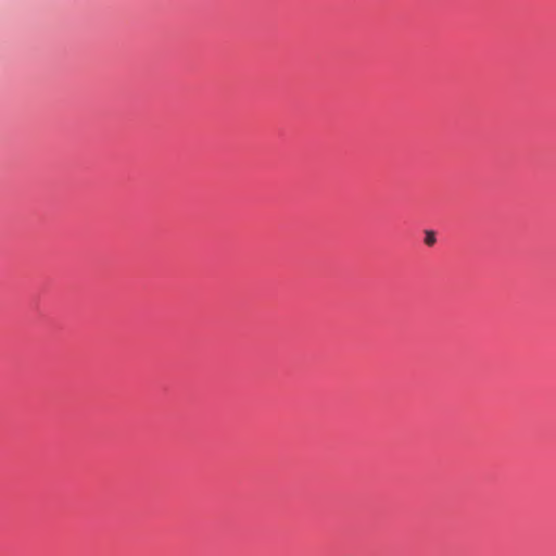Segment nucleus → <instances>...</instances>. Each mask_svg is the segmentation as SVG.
Returning a JSON list of instances; mask_svg holds the SVG:
<instances>
[{"instance_id":"1","label":"nucleus","mask_w":556,"mask_h":556,"mask_svg":"<svg viewBox=\"0 0 556 556\" xmlns=\"http://www.w3.org/2000/svg\"><path fill=\"white\" fill-rule=\"evenodd\" d=\"M425 243L429 247L435 243V233L433 231H426Z\"/></svg>"}]
</instances>
